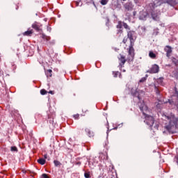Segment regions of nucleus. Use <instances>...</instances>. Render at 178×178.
<instances>
[{"label":"nucleus","instance_id":"obj_15","mask_svg":"<svg viewBox=\"0 0 178 178\" xmlns=\"http://www.w3.org/2000/svg\"><path fill=\"white\" fill-rule=\"evenodd\" d=\"M149 58H151V59L156 58V54H155V53H154V51H150L149 52Z\"/></svg>","mask_w":178,"mask_h":178},{"label":"nucleus","instance_id":"obj_8","mask_svg":"<svg viewBox=\"0 0 178 178\" xmlns=\"http://www.w3.org/2000/svg\"><path fill=\"white\" fill-rule=\"evenodd\" d=\"M164 51L166 52L167 58H170V56H172V52H173V50H172V47L169 45L165 46Z\"/></svg>","mask_w":178,"mask_h":178},{"label":"nucleus","instance_id":"obj_22","mask_svg":"<svg viewBox=\"0 0 178 178\" xmlns=\"http://www.w3.org/2000/svg\"><path fill=\"white\" fill-rule=\"evenodd\" d=\"M54 163L55 166H56V167L60 166V165H62V163L58 160H54Z\"/></svg>","mask_w":178,"mask_h":178},{"label":"nucleus","instance_id":"obj_42","mask_svg":"<svg viewBox=\"0 0 178 178\" xmlns=\"http://www.w3.org/2000/svg\"><path fill=\"white\" fill-rule=\"evenodd\" d=\"M134 15L136 16V11L134 12Z\"/></svg>","mask_w":178,"mask_h":178},{"label":"nucleus","instance_id":"obj_27","mask_svg":"<svg viewBox=\"0 0 178 178\" xmlns=\"http://www.w3.org/2000/svg\"><path fill=\"white\" fill-rule=\"evenodd\" d=\"M117 34L118 35H120L123 34V29H118L117 30Z\"/></svg>","mask_w":178,"mask_h":178},{"label":"nucleus","instance_id":"obj_1","mask_svg":"<svg viewBox=\"0 0 178 178\" xmlns=\"http://www.w3.org/2000/svg\"><path fill=\"white\" fill-rule=\"evenodd\" d=\"M163 118L166 120L165 129L171 133V134H175L176 133V129H177V122L178 118H176L174 114H170V115H164Z\"/></svg>","mask_w":178,"mask_h":178},{"label":"nucleus","instance_id":"obj_30","mask_svg":"<svg viewBox=\"0 0 178 178\" xmlns=\"http://www.w3.org/2000/svg\"><path fill=\"white\" fill-rule=\"evenodd\" d=\"M113 74L114 77H118L120 73L119 72H113Z\"/></svg>","mask_w":178,"mask_h":178},{"label":"nucleus","instance_id":"obj_24","mask_svg":"<svg viewBox=\"0 0 178 178\" xmlns=\"http://www.w3.org/2000/svg\"><path fill=\"white\" fill-rule=\"evenodd\" d=\"M154 91L157 95H159V94H161V92L159 91V89L158 88V87H156V86H154Z\"/></svg>","mask_w":178,"mask_h":178},{"label":"nucleus","instance_id":"obj_18","mask_svg":"<svg viewBox=\"0 0 178 178\" xmlns=\"http://www.w3.org/2000/svg\"><path fill=\"white\" fill-rule=\"evenodd\" d=\"M42 40H45L46 41H49L51 40V37L47 36L44 33H42Z\"/></svg>","mask_w":178,"mask_h":178},{"label":"nucleus","instance_id":"obj_36","mask_svg":"<svg viewBox=\"0 0 178 178\" xmlns=\"http://www.w3.org/2000/svg\"><path fill=\"white\" fill-rule=\"evenodd\" d=\"M74 119H79V118H80V115L79 114L74 115Z\"/></svg>","mask_w":178,"mask_h":178},{"label":"nucleus","instance_id":"obj_40","mask_svg":"<svg viewBox=\"0 0 178 178\" xmlns=\"http://www.w3.org/2000/svg\"><path fill=\"white\" fill-rule=\"evenodd\" d=\"M178 162V155L175 157Z\"/></svg>","mask_w":178,"mask_h":178},{"label":"nucleus","instance_id":"obj_2","mask_svg":"<svg viewBox=\"0 0 178 178\" xmlns=\"http://www.w3.org/2000/svg\"><path fill=\"white\" fill-rule=\"evenodd\" d=\"M138 105L145 118V123H146L147 126H149V127H152L154 122V117L147 115V113L148 112V107L145 105L144 102H139Z\"/></svg>","mask_w":178,"mask_h":178},{"label":"nucleus","instance_id":"obj_28","mask_svg":"<svg viewBox=\"0 0 178 178\" xmlns=\"http://www.w3.org/2000/svg\"><path fill=\"white\" fill-rule=\"evenodd\" d=\"M155 105H156V108H158L159 109H161V108H162V104L156 102Z\"/></svg>","mask_w":178,"mask_h":178},{"label":"nucleus","instance_id":"obj_34","mask_svg":"<svg viewBox=\"0 0 178 178\" xmlns=\"http://www.w3.org/2000/svg\"><path fill=\"white\" fill-rule=\"evenodd\" d=\"M41 178H49V177H48V175L47 174H42Z\"/></svg>","mask_w":178,"mask_h":178},{"label":"nucleus","instance_id":"obj_7","mask_svg":"<svg viewBox=\"0 0 178 178\" xmlns=\"http://www.w3.org/2000/svg\"><path fill=\"white\" fill-rule=\"evenodd\" d=\"M159 16H161L160 11L157 12V11H154V10H152V17L153 20H156V22L159 21Z\"/></svg>","mask_w":178,"mask_h":178},{"label":"nucleus","instance_id":"obj_6","mask_svg":"<svg viewBox=\"0 0 178 178\" xmlns=\"http://www.w3.org/2000/svg\"><path fill=\"white\" fill-rule=\"evenodd\" d=\"M159 66L156 64H154L152 66V67L147 70V73H150L152 74H154L155 73H159Z\"/></svg>","mask_w":178,"mask_h":178},{"label":"nucleus","instance_id":"obj_14","mask_svg":"<svg viewBox=\"0 0 178 178\" xmlns=\"http://www.w3.org/2000/svg\"><path fill=\"white\" fill-rule=\"evenodd\" d=\"M85 131L88 133V136L89 137H94V132L91 131L90 129H88V128H86Z\"/></svg>","mask_w":178,"mask_h":178},{"label":"nucleus","instance_id":"obj_35","mask_svg":"<svg viewBox=\"0 0 178 178\" xmlns=\"http://www.w3.org/2000/svg\"><path fill=\"white\" fill-rule=\"evenodd\" d=\"M17 67L16 66V65H15V64L13 65V70L14 73H15V72H16Z\"/></svg>","mask_w":178,"mask_h":178},{"label":"nucleus","instance_id":"obj_4","mask_svg":"<svg viewBox=\"0 0 178 178\" xmlns=\"http://www.w3.org/2000/svg\"><path fill=\"white\" fill-rule=\"evenodd\" d=\"M161 3H168L169 5H177L178 0H156L155 2L150 3L149 6L155 9L157 6H161Z\"/></svg>","mask_w":178,"mask_h":178},{"label":"nucleus","instance_id":"obj_37","mask_svg":"<svg viewBox=\"0 0 178 178\" xmlns=\"http://www.w3.org/2000/svg\"><path fill=\"white\" fill-rule=\"evenodd\" d=\"M123 44H126L127 42V38H124L122 40Z\"/></svg>","mask_w":178,"mask_h":178},{"label":"nucleus","instance_id":"obj_25","mask_svg":"<svg viewBox=\"0 0 178 178\" xmlns=\"http://www.w3.org/2000/svg\"><path fill=\"white\" fill-rule=\"evenodd\" d=\"M48 93V92L45 90V89H42L41 90H40V94H41V95H45L46 94H47Z\"/></svg>","mask_w":178,"mask_h":178},{"label":"nucleus","instance_id":"obj_13","mask_svg":"<svg viewBox=\"0 0 178 178\" xmlns=\"http://www.w3.org/2000/svg\"><path fill=\"white\" fill-rule=\"evenodd\" d=\"M32 29H34V30H36V31H40L41 30L40 29V25H38V23L35 22L32 24Z\"/></svg>","mask_w":178,"mask_h":178},{"label":"nucleus","instance_id":"obj_12","mask_svg":"<svg viewBox=\"0 0 178 178\" xmlns=\"http://www.w3.org/2000/svg\"><path fill=\"white\" fill-rule=\"evenodd\" d=\"M12 116H14L15 118H19L20 116V114H19V111L16 109H13L10 112Z\"/></svg>","mask_w":178,"mask_h":178},{"label":"nucleus","instance_id":"obj_3","mask_svg":"<svg viewBox=\"0 0 178 178\" xmlns=\"http://www.w3.org/2000/svg\"><path fill=\"white\" fill-rule=\"evenodd\" d=\"M136 35V32L134 31H128L127 37L130 40V45L129 47L128 54L131 57L129 58V60H132L134 59V35Z\"/></svg>","mask_w":178,"mask_h":178},{"label":"nucleus","instance_id":"obj_39","mask_svg":"<svg viewBox=\"0 0 178 178\" xmlns=\"http://www.w3.org/2000/svg\"><path fill=\"white\" fill-rule=\"evenodd\" d=\"M44 159H47L48 158V154H44Z\"/></svg>","mask_w":178,"mask_h":178},{"label":"nucleus","instance_id":"obj_31","mask_svg":"<svg viewBox=\"0 0 178 178\" xmlns=\"http://www.w3.org/2000/svg\"><path fill=\"white\" fill-rule=\"evenodd\" d=\"M163 82V78H159L157 79V83H159V84H162Z\"/></svg>","mask_w":178,"mask_h":178},{"label":"nucleus","instance_id":"obj_43","mask_svg":"<svg viewBox=\"0 0 178 178\" xmlns=\"http://www.w3.org/2000/svg\"><path fill=\"white\" fill-rule=\"evenodd\" d=\"M136 2H138V0H134Z\"/></svg>","mask_w":178,"mask_h":178},{"label":"nucleus","instance_id":"obj_9","mask_svg":"<svg viewBox=\"0 0 178 178\" xmlns=\"http://www.w3.org/2000/svg\"><path fill=\"white\" fill-rule=\"evenodd\" d=\"M131 95H133V97H136L139 101L140 99H141V97H140V91L138 90H134V89H131Z\"/></svg>","mask_w":178,"mask_h":178},{"label":"nucleus","instance_id":"obj_5","mask_svg":"<svg viewBox=\"0 0 178 178\" xmlns=\"http://www.w3.org/2000/svg\"><path fill=\"white\" fill-rule=\"evenodd\" d=\"M129 58H131V56H130V54H129L127 59H126V56L122 55V54H119L118 58L120 61V67H124V63H126V62H133V60H134V59H133L132 60H129Z\"/></svg>","mask_w":178,"mask_h":178},{"label":"nucleus","instance_id":"obj_20","mask_svg":"<svg viewBox=\"0 0 178 178\" xmlns=\"http://www.w3.org/2000/svg\"><path fill=\"white\" fill-rule=\"evenodd\" d=\"M45 159H38V163H40V165H45Z\"/></svg>","mask_w":178,"mask_h":178},{"label":"nucleus","instance_id":"obj_16","mask_svg":"<svg viewBox=\"0 0 178 178\" xmlns=\"http://www.w3.org/2000/svg\"><path fill=\"white\" fill-rule=\"evenodd\" d=\"M33 35V30L26 31L24 33V35H26L27 37H31Z\"/></svg>","mask_w":178,"mask_h":178},{"label":"nucleus","instance_id":"obj_19","mask_svg":"<svg viewBox=\"0 0 178 178\" xmlns=\"http://www.w3.org/2000/svg\"><path fill=\"white\" fill-rule=\"evenodd\" d=\"M46 76L47 77H52V70H47L46 71Z\"/></svg>","mask_w":178,"mask_h":178},{"label":"nucleus","instance_id":"obj_26","mask_svg":"<svg viewBox=\"0 0 178 178\" xmlns=\"http://www.w3.org/2000/svg\"><path fill=\"white\" fill-rule=\"evenodd\" d=\"M10 151L13 152H17V147H16V146H13L11 147Z\"/></svg>","mask_w":178,"mask_h":178},{"label":"nucleus","instance_id":"obj_21","mask_svg":"<svg viewBox=\"0 0 178 178\" xmlns=\"http://www.w3.org/2000/svg\"><path fill=\"white\" fill-rule=\"evenodd\" d=\"M122 26L126 30H129V31H130V26H129L126 22H122Z\"/></svg>","mask_w":178,"mask_h":178},{"label":"nucleus","instance_id":"obj_23","mask_svg":"<svg viewBox=\"0 0 178 178\" xmlns=\"http://www.w3.org/2000/svg\"><path fill=\"white\" fill-rule=\"evenodd\" d=\"M172 63H175V65H177L178 64V59L175 58V57H172Z\"/></svg>","mask_w":178,"mask_h":178},{"label":"nucleus","instance_id":"obj_44","mask_svg":"<svg viewBox=\"0 0 178 178\" xmlns=\"http://www.w3.org/2000/svg\"><path fill=\"white\" fill-rule=\"evenodd\" d=\"M122 1H126L127 0H122Z\"/></svg>","mask_w":178,"mask_h":178},{"label":"nucleus","instance_id":"obj_17","mask_svg":"<svg viewBox=\"0 0 178 178\" xmlns=\"http://www.w3.org/2000/svg\"><path fill=\"white\" fill-rule=\"evenodd\" d=\"M116 27L118 29H123V22L119 21Z\"/></svg>","mask_w":178,"mask_h":178},{"label":"nucleus","instance_id":"obj_11","mask_svg":"<svg viewBox=\"0 0 178 178\" xmlns=\"http://www.w3.org/2000/svg\"><path fill=\"white\" fill-rule=\"evenodd\" d=\"M124 8L126 10H133V3L127 2L124 5Z\"/></svg>","mask_w":178,"mask_h":178},{"label":"nucleus","instance_id":"obj_38","mask_svg":"<svg viewBox=\"0 0 178 178\" xmlns=\"http://www.w3.org/2000/svg\"><path fill=\"white\" fill-rule=\"evenodd\" d=\"M49 94H51L52 95H54V91L50 90V91L49 92Z\"/></svg>","mask_w":178,"mask_h":178},{"label":"nucleus","instance_id":"obj_33","mask_svg":"<svg viewBox=\"0 0 178 178\" xmlns=\"http://www.w3.org/2000/svg\"><path fill=\"white\" fill-rule=\"evenodd\" d=\"M147 81V77H143L140 81L139 83H144Z\"/></svg>","mask_w":178,"mask_h":178},{"label":"nucleus","instance_id":"obj_29","mask_svg":"<svg viewBox=\"0 0 178 178\" xmlns=\"http://www.w3.org/2000/svg\"><path fill=\"white\" fill-rule=\"evenodd\" d=\"M84 177H85L86 178H90V177H91L90 174V172H85V173H84Z\"/></svg>","mask_w":178,"mask_h":178},{"label":"nucleus","instance_id":"obj_41","mask_svg":"<svg viewBox=\"0 0 178 178\" xmlns=\"http://www.w3.org/2000/svg\"><path fill=\"white\" fill-rule=\"evenodd\" d=\"M76 6H79V2H76Z\"/></svg>","mask_w":178,"mask_h":178},{"label":"nucleus","instance_id":"obj_32","mask_svg":"<svg viewBox=\"0 0 178 178\" xmlns=\"http://www.w3.org/2000/svg\"><path fill=\"white\" fill-rule=\"evenodd\" d=\"M100 3L102 5H106V3H108V0H101Z\"/></svg>","mask_w":178,"mask_h":178},{"label":"nucleus","instance_id":"obj_10","mask_svg":"<svg viewBox=\"0 0 178 178\" xmlns=\"http://www.w3.org/2000/svg\"><path fill=\"white\" fill-rule=\"evenodd\" d=\"M148 17V13L147 12H140L139 19L140 20H147V17Z\"/></svg>","mask_w":178,"mask_h":178}]
</instances>
